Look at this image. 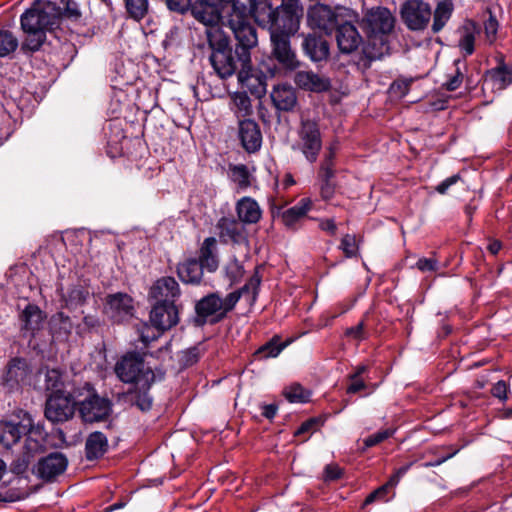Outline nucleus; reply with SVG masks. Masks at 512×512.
Here are the masks:
<instances>
[{"instance_id":"obj_1","label":"nucleus","mask_w":512,"mask_h":512,"mask_svg":"<svg viewBox=\"0 0 512 512\" xmlns=\"http://www.w3.org/2000/svg\"><path fill=\"white\" fill-rule=\"evenodd\" d=\"M61 9L54 0H35L32 7L21 16V27L27 38L24 47L31 51L38 50L45 41L46 30L52 28L59 17Z\"/></svg>"},{"instance_id":"obj_2","label":"nucleus","mask_w":512,"mask_h":512,"mask_svg":"<svg viewBox=\"0 0 512 512\" xmlns=\"http://www.w3.org/2000/svg\"><path fill=\"white\" fill-rule=\"evenodd\" d=\"M252 0H235L230 11H224L228 26L237 41L235 54L238 60L247 64L251 61L250 50L257 45L258 38L255 27L250 23L249 12L251 11Z\"/></svg>"},{"instance_id":"obj_3","label":"nucleus","mask_w":512,"mask_h":512,"mask_svg":"<svg viewBox=\"0 0 512 512\" xmlns=\"http://www.w3.org/2000/svg\"><path fill=\"white\" fill-rule=\"evenodd\" d=\"M208 43L212 49L210 62L215 72L221 78L232 76L241 62L233 55L229 48V40L220 28H212L208 31Z\"/></svg>"},{"instance_id":"obj_4","label":"nucleus","mask_w":512,"mask_h":512,"mask_svg":"<svg viewBox=\"0 0 512 512\" xmlns=\"http://www.w3.org/2000/svg\"><path fill=\"white\" fill-rule=\"evenodd\" d=\"M114 371L120 381L135 383L140 388H150L156 381V374L145 364L143 357L136 353H127L117 361Z\"/></svg>"},{"instance_id":"obj_5","label":"nucleus","mask_w":512,"mask_h":512,"mask_svg":"<svg viewBox=\"0 0 512 512\" xmlns=\"http://www.w3.org/2000/svg\"><path fill=\"white\" fill-rule=\"evenodd\" d=\"M363 29L367 33L369 45L380 44L379 52H368L370 58H378L383 53L386 46V35L391 32L394 27V17L391 12L384 7L373 8L367 12L362 20Z\"/></svg>"},{"instance_id":"obj_6","label":"nucleus","mask_w":512,"mask_h":512,"mask_svg":"<svg viewBox=\"0 0 512 512\" xmlns=\"http://www.w3.org/2000/svg\"><path fill=\"white\" fill-rule=\"evenodd\" d=\"M322 148V137L316 121L302 119L297 130V140L292 145L309 163H314Z\"/></svg>"},{"instance_id":"obj_7","label":"nucleus","mask_w":512,"mask_h":512,"mask_svg":"<svg viewBox=\"0 0 512 512\" xmlns=\"http://www.w3.org/2000/svg\"><path fill=\"white\" fill-rule=\"evenodd\" d=\"M353 16V10L346 7H336L317 3L311 6L307 12V22L311 28H318L326 34H331L343 17L347 19Z\"/></svg>"},{"instance_id":"obj_8","label":"nucleus","mask_w":512,"mask_h":512,"mask_svg":"<svg viewBox=\"0 0 512 512\" xmlns=\"http://www.w3.org/2000/svg\"><path fill=\"white\" fill-rule=\"evenodd\" d=\"M34 425L29 413L19 410L10 419L0 421V443L10 448L16 444L23 435L31 437Z\"/></svg>"},{"instance_id":"obj_9","label":"nucleus","mask_w":512,"mask_h":512,"mask_svg":"<svg viewBox=\"0 0 512 512\" xmlns=\"http://www.w3.org/2000/svg\"><path fill=\"white\" fill-rule=\"evenodd\" d=\"M83 389L87 395L84 399L77 401L83 421L93 423L107 418L112 410L109 399L100 397L89 383H85Z\"/></svg>"},{"instance_id":"obj_10","label":"nucleus","mask_w":512,"mask_h":512,"mask_svg":"<svg viewBox=\"0 0 512 512\" xmlns=\"http://www.w3.org/2000/svg\"><path fill=\"white\" fill-rule=\"evenodd\" d=\"M302 15L303 7L300 0H282L281 5L277 7V14L271 32L286 35L295 34L299 29Z\"/></svg>"},{"instance_id":"obj_11","label":"nucleus","mask_w":512,"mask_h":512,"mask_svg":"<svg viewBox=\"0 0 512 512\" xmlns=\"http://www.w3.org/2000/svg\"><path fill=\"white\" fill-rule=\"evenodd\" d=\"M150 321L157 329V335L152 336L142 333L141 339L144 343L156 339L163 331L175 326L178 321V310L173 302H157L150 312Z\"/></svg>"},{"instance_id":"obj_12","label":"nucleus","mask_w":512,"mask_h":512,"mask_svg":"<svg viewBox=\"0 0 512 512\" xmlns=\"http://www.w3.org/2000/svg\"><path fill=\"white\" fill-rule=\"evenodd\" d=\"M76 396L66 393L51 394L46 401L45 416L51 422H64L74 414Z\"/></svg>"},{"instance_id":"obj_13","label":"nucleus","mask_w":512,"mask_h":512,"mask_svg":"<svg viewBox=\"0 0 512 512\" xmlns=\"http://www.w3.org/2000/svg\"><path fill=\"white\" fill-rule=\"evenodd\" d=\"M432 15L431 7L422 0H407L401 8V16L410 30L420 31L427 27Z\"/></svg>"},{"instance_id":"obj_14","label":"nucleus","mask_w":512,"mask_h":512,"mask_svg":"<svg viewBox=\"0 0 512 512\" xmlns=\"http://www.w3.org/2000/svg\"><path fill=\"white\" fill-rule=\"evenodd\" d=\"M357 21V14L353 11V16L349 19L343 17L337 24L336 41L342 53H352L362 43V37L359 34L354 22Z\"/></svg>"},{"instance_id":"obj_15","label":"nucleus","mask_w":512,"mask_h":512,"mask_svg":"<svg viewBox=\"0 0 512 512\" xmlns=\"http://www.w3.org/2000/svg\"><path fill=\"white\" fill-rule=\"evenodd\" d=\"M191 13L195 19L205 25V34L208 37V31L212 28H219L218 23L220 20H223V23L226 21L225 13L218 10L217 6L210 2L209 0H197L194 3L190 1Z\"/></svg>"},{"instance_id":"obj_16","label":"nucleus","mask_w":512,"mask_h":512,"mask_svg":"<svg viewBox=\"0 0 512 512\" xmlns=\"http://www.w3.org/2000/svg\"><path fill=\"white\" fill-rule=\"evenodd\" d=\"M290 37L291 35L270 32L273 56L283 68L294 70L298 67L299 62L290 47Z\"/></svg>"},{"instance_id":"obj_17","label":"nucleus","mask_w":512,"mask_h":512,"mask_svg":"<svg viewBox=\"0 0 512 512\" xmlns=\"http://www.w3.org/2000/svg\"><path fill=\"white\" fill-rule=\"evenodd\" d=\"M238 81L243 89L257 98H261L266 93L265 76L252 69L251 61L247 62V64L241 63Z\"/></svg>"},{"instance_id":"obj_18","label":"nucleus","mask_w":512,"mask_h":512,"mask_svg":"<svg viewBox=\"0 0 512 512\" xmlns=\"http://www.w3.org/2000/svg\"><path fill=\"white\" fill-rule=\"evenodd\" d=\"M68 465L66 456L60 452H53L40 459L35 468L38 477L49 481L62 474Z\"/></svg>"},{"instance_id":"obj_19","label":"nucleus","mask_w":512,"mask_h":512,"mask_svg":"<svg viewBox=\"0 0 512 512\" xmlns=\"http://www.w3.org/2000/svg\"><path fill=\"white\" fill-rule=\"evenodd\" d=\"M260 282L259 276L254 275L242 288L229 293L224 299H222L221 308L223 315L231 311L242 297L250 302H254L258 294Z\"/></svg>"},{"instance_id":"obj_20","label":"nucleus","mask_w":512,"mask_h":512,"mask_svg":"<svg viewBox=\"0 0 512 512\" xmlns=\"http://www.w3.org/2000/svg\"><path fill=\"white\" fill-rule=\"evenodd\" d=\"M219 238L224 243L243 244L247 241L244 224L232 218L222 217L217 223Z\"/></svg>"},{"instance_id":"obj_21","label":"nucleus","mask_w":512,"mask_h":512,"mask_svg":"<svg viewBox=\"0 0 512 512\" xmlns=\"http://www.w3.org/2000/svg\"><path fill=\"white\" fill-rule=\"evenodd\" d=\"M239 139L243 148L249 152H256L262 144V134L259 125L251 119L239 121Z\"/></svg>"},{"instance_id":"obj_22","label":"nucleus","mask_w":512,"mask_h":512,"mask_svg":"<svg viewBox=\"0 0 512 512\" xmlns=\"http://www.w3.org/2000/svg\"><path fill=\"white\" fill-rule=\"evenodd\" d=\"M132 302V298L125 293L110 295L107 300L106 311L114 321H124L133 314Z\"/></svg>"},{"instance_id":"obj_23","label":"nucleus","mask_w":512,"mask_h":512,"mask_svg":"<svg viewBox=\"0 0 512 512\" xmlns=\"http://www.w3.org/2000/svg\"><path fill=\"white\" fill-rule=\"evenodd\" d=\"M222 298L217 293H211L197 301L195 305V322L202 325L213 315H223Z\"/></svg>"},{"instance_id":"obj_24","label":"nucleus","mask_w":512,"mask_h":512,"mask_svg":"<svg viewBox=\"0 0 512 512\" xmlns=\"http://www.w3.org/2000/svg\"><path fill=\"white\" fill-rule=\"evenodd\" d=\"M150 295L157 302H173L180 295L179 284L173 277L158 279L150 289Z\"/></svg>"},{"instance_id":"obj_25","label":"nucleus","mask_w":512,"mask_h":512,"mask_svg":"<svg viewBox=\"0 0 512 512\" xmlns=\"http://www.w3.org/2000/svg\"><path fill=\"white\" fill-rule=\"evenodd\" d=\"M312 201L310 198L301 199L296 205L284 211L280 207H273V215L280 216L284 225L288 228H293L294 225L303 218L311 209Z\"/></svg>"},{"instance_id":"obj_26","label":"nucleus","mask_w":512,"mask_h":512,"mask_svg":"<svg viewBox=\"0 0 512 512\" xmlns=\"http://www.w3.org/2000/svg\"><path fill=\"white\" fill-rule=\"evenodd\" d=\"M30 373L31 370L26 360L14 358L8 364L4 381L12 389L20 384H24Z\"/></svg>"},{"instance_id":"obj_27","label":"nucleus","mask_w":512,"mask_h":512,"mask_svg":"<svg viewBox=\"0 0 512 512\" xmlns=\"http://www.w3.org/2000/svg\"><path fill=\"white\" fill-rule=\"evenodd\" d=\"M294 81L300 88L313 92L327 91L331 86L328 78L313 71H298Z\"/></svg>"},{"instance_id":"obj_28","label":"nucleus","mask_w":512,"mask_h":512,"mask_svg":"<svg viewBox=\"0 0 512 512\" xmlns=\"http://www.w3.org/2000/svg\"><path fill=\"white\" fill-rule=\"evenodd\" d=\"M251 6L249 20L253 17L260 26L267 27L270 33L277 14V8L274 9L269 0H262L259 3L252 0Z\"/></svg>"},{"instance_id":"obj_29","label":"nucleus","mask_w":512,"mask_h":512,"mask_svg":"<svg viewBox=\"0 0 512 512\" xmlns=\"http://www.w3.org/2000/svg\"><path fill=\"white\" fill-rule=\"evenodd\" d=\"M485 83L490 84L493 90H504L512 84V66L502 62L499 66L488 70Z\"/></svg>"},{"instance_id":"obj_30","label":"nucleus","mask_w":512,"mask_h":512,"mask_svg":"<svg viewBox=\"0 0 512 512\" xmlns=\"http://www.w3.org/2000/svg\"><path fill=\"white\" fill-rule=\"evenodd\" d=\"M236 212L242 224H255L262 215L258 203L251 197H243L236 204Z\"/></svg>"},{"instance_id":"obj_31","label":"nucleus","mask_w":512,"mask_h":512,"mask_svg":"<svg viewBox=\"0 0 512 512\" xmlns=\"http://www.w3.org/2000/svg\"><path fill=\"white\" fill-rule=\"evenodd\" d=\"M45 320L44 312L35 304H27L20 314L21 328L31 334L38 331Z\"/></svg>"},{"instance_id":"obj_32","label":"nucleus","mask_w":512,"mask_h":512,"mask_svg":"<svg viewBox=\"0 0 512 512\" xmlns=\"http://www.w3.org/2000/svg\"><path fill=\"white\" fill-rule=\"evenodd\" d=\"M480 32L479 26L473 21H466L458 30V47L464 56L474 52L475 40Z\"/></svg>"},{"instance_id":"obj_33","label":"nucleus","mask_w":512,"mask_h":512,"mask_svg":"<svg viewBox=\"0 0 512 512\" xmlns=\"http://www.w3.org/2000/svg\"><path fill=\"white\" fill-rule=\"evenodd\" d=\"M302 45L306 55L312 61L317 62L326 59L329 54L328 43L321 36L308 34L305 36Z\"/></svg>"},{"instance_id":"obj_34","label":"nucleus","mask_w":512,"mask_h":512,"mask_svg":"<svg viewBox=\"0 0 512 512\" xmlns=\"http://www.w3.org/2000/svg\"><path fill=\"white\" fill-rule=\"evenodd\" d=\"M270 97L276 109L280 111H291L297 102L294 89L288 85L275 86Z\"/></svg>"},{"instance_id":"obj_35","label":"nucleus","mask_w":512,"mask_h":512,"mask_svg":"<svg viewBox=\"0 0 512 512\" xmlns=\"http://www.w3.org/2000/svg\"><path fill=\"white\" fill-rule=\"evenodd\" d=\"M204 269L209 272L217 270L219 261L217 256V241L214 237L206 238L200 248V255L198 261Z\"/></svg>"},{"instance_id":"obj_36","label":"nucleus","mask_w":512,"mask_h":512,"mask_svg":"<svg viewBox=\"0 0 512 512\" xmlns=\"http://www.w3.org/2000/svg\"><path fill=\"white\" fill-rule=\"evenodd\" d=\"M90 294L88 287L82 284H76L62 292V301L67 309L73 310L84 305Z\"/></svg>"},{"instance_id":"obj_37","label":"nucleus","mask_w":512,"mask_h":512,"mask_svg":"<svg viewBox=\"0 0 512 512\" xmlns=\"http://www.w3.org/2000/svg\"><path fill=\"white\" fill-rule=\"evenodd\" d=\"M203 266L196 259H188L179 264L177 273L184 283L198 284L203 276Z\"/></svg>"},{"instance_id":"obj_38","label":"nucleus","mask_w":512,"mask_h":512,"mask_svg":"<svg viewBox=\"0 0 512 512\" xmlns=\"http://www.w3.org/2000/svg\"><path fill=\"white\" fill-rule=\"evenodd\" d=\"M108 448L107 437L99 431L91 433L85 444L86 457L95 460L102 457Z\"/></svg>"},{"instance_id":"obj_39","label":"nucleus","mask_w":512,"mask_h":512,"mask_svg":"<svg viewBox=\"0 0 512 512\" xmlns=\"http://www.w3.org/2000/svg\"><path fill=\"white\" fill-rule=\"evenodd\" d=\"M50 329L54 337L67 339L72 332L73 323L69 316L63 312H58L50 319Z\"/></svg>"},{"instance_id":"obj_40","label":"nucleus","mask_w":512,"mask_h":512,"mask_svg":"<svg viewBox=\"0 0 512 512\" xmlns=\"http://www.w3.org/2000/svg\"><path fill=\"white\" fill-rule=\"evenodd\" d=\"M454 5L452 0H441L434 11L432 30L434 33L441 31L451 18Z\"/></svg>"},{"instance_id":"obj_41","label":"nucleus","mask_w":512,"mask_h":512,"mask_svg":"<svg viewBox=\"0 0 512 512\" xmlns=\"http://www.w3.org/2000/svg\"><path fill=\"white\" fill-rule=\"evenodd\" d=\"M41 447L42 444L39 441L32 439L30 436L27 437L25 441L26 452H24L22 459H18L12 463L11 470L16 474L25 472L30 463L32 454L38 451Z\"/></svg>"},{"instance_id":"obj_42","label":"nucleus","mask_w":512,"mask_h":512,"mask_svg":"<svg viewBox=\"0 0 512 512\" xmlns=\"http://www.w3.org/2000/svg\"><path fill=\"white\" fill-rule=\"evenodd\" d=\"M127 16L134 21L143 20L149 12L148 0H123Z\"/></svg>"},{"instance_id":"obj_43","label":"nucleus","mask_w":512,"mask_h":512,"mask_svg":"<svg viewBox=\"0 0 512 512\" xmlns=\"http://www.w3.org/2000/svg\"><path fill=\"white\" fill-rule=\"evenodd\" d=\"M45 387L51 394L66 393L63 373L58 369H47L45 372Z\"/></svg>"},{"instance_id":"obj_44","label":"nucleus","mask_w":512,"mask_h":512,"mask_svg":"<svg viewBox=\"0 0 512 512\" xmlns=\"http://www.w3.org/2000/svg\"><path fill=\"white\" fill-rule=\"evenodd\" d=\"M286 347V343L280 342V338L275 336L267 343L259 347L255 356L259 359H268L277 357L283 349Z\"/></svg>"},{"instance_id":"obj_45","label":"nucleus","mask_w":512,"mask_h":512,"mask_svg":"<svg viewBox=\"0 0 512 512\" xmlns=\"http://www.w3.org/2000/svg\"><path fill=\"white\" fill-rule=\"evenodd\" d=\"M283 395L290 403H306L310 399L311 392L300 384L294 383L283 390Z\"/></svg>"},{"instance_id":"obj_46","label":"nucleus","mask_w":512,"mask_h":512,"mask_svg":"<svg viewBox=\"0 0 512 512\" xmlns=\"http://www.w3.org/2000/svg\"><path fill=\"white\" fill-rule=\"evenodd\" d=\"M18 47L17 38L9 31H0V57L8 56Z\"/></svg>"},{"instance_id":"obj_47","label":"nucleus","mask_w":512,"mask_h":512,"mask_svg":"<svg viewBox=\"0 0 512 512\" xmlns=\"http://www.w3.org/2000/svg\"><path fill=\"white\" fill-rule=\"evenodd\" d=\"M233 105L237 109V117L247 116L251 113V101L246 92H236L232 96Z\"/></svg>"},{"instance_id":"obj_48","label":"nucleus","mask_w":512,"mask_h":512,"mask_svg":"<svg viewBox=\"0 0 512 512\" xmlns=\"http://www.w3.org/2000/svg\"><path fill=\"white\" fill-rule=\"evenodd\" d=\"M231 180L239 187H247L250 184L249 172L245 165H233L229 168Z\"/></svg>"},{"instance_id":"obj_49","label":"nucleus","mask_w":512,"mask_h":512,"mask_svg":"<svg viewBox=\"0 0 512 512\" xmlns=\"http://www.w3.org/2000/svg\"><path fill=\"white\" fill-rule=\"evenodd\" d=\"M203 354V349L200 346H193L180 352L179 362L184 366H192L195 364Z\"/></svg>"},{"instance_id":"obj_50","label":"nucleus","mask_w":512,"mask_h":512,"mask_svg":"<svg viewBox=\"0 0 512 512\" xmlns=\"http://www.w3.org/2000/svg\"><path fill=\"white\" fill-rule=\"evenodd\" d=\"M454 64L456 66L455 72L452 75H450L448 77V80L443 84V86L448 91H454L458 89L461 86L464 78L463 72L461 70V65L465 66V64L460 59L455 60Z\"/></svg>"},{"instance_id":"obj_51","label":"nucleus","mask_w":512,"mask_h":512,"mask_svg":"<svg viewBox=\"0 0 512 512\" xmlns=\"http://www.w3.org/2000/svg\"><path fill=\"white\" fill-rule=\"evenodd\" d=\"M60 3H57V7L61 9V15H65L69 18L77 19L80 17V9L77 2L74 0H59Z\"/></svg>"},{"instance_id":"obj_52","label":"nucleus","mask_w":512,"mask_h":512,"mask_svg":"<svg viewBox=\"0 0 512 512\" xmlns=\"http://www.w3.org/2000/svg\"><path fill=\"white\" fill-rule=\"evenodd\" d=\"M393 434H394V430H392V429H384L382 431H379V432H377V433L367 437L363 441L364 447L362 448V451H365L366 449H368L370 447H373V446L383 442L384 440H386L389 437H391Z\"/></svg>"},{"instance_id":"obj_53","label":"nucleus","mask_w":512,"mask_h":512,"mask_svg":"<svg viewBox=\"0 0 512 512\" xmlns=\"http://www.w3.org/2000/svg\"><path fill=\"white\" fill-rule=\"evenodd\" d=\"M142 391L134 393L132 395L133 403L141 410L147 411L152 406V398L148 394L149 388H141Z\"/></svg>"},{"instance_id":"obj_54","label":"nucleus","mask_w":512,"mask_h":512,"mask_svg":"<svg viewBox=\"0 0 512 512\" xmlns=\"http://www.w3.org/2000/svg\"><path fill=\"white\" fill-rule=\"evenodd\" d=\"M244 268L237 259L231 260L226 266V275L232 283L239 281L243 276Z\"/></svg>"},{"instance_id":"obj_55","label":"nucleus","mask_w":512,"mask_h":512,"mask_svg":"<svg viewBox=\"0 0 512 512\" xmlns=\"http://www.w3.org/2000/svg\"><path fill=\"white\" fill-rule=\"evenodd\" d=\"M340 249L344 252L347 258L355 256L357 252L355 236L346 234L341 240Z\"/></svg>"},{"instance_id":"obj_56","label":"nucleus","mask_w":512,"mask_h":512,"mask_svg":"<svg viewBox=\"0 0 512 512\" xmlns=\"http://www.w3.org/2000/svg\"><path fill=\"white\" fill-rule=\"evenodd\" d=\"M509 385L504 380H499L493 384L491 388V394L501 402H505L508 399Z\"/></svg>"},{"instance_id":"obj_57","label":"nucleus","mask_w":512,"mask_h":512,"mask_svg":"<svg viewBox=\"0 0 512 512\" xmlns=\"http://www.w3.org/2000/svg\"><path fill=\"white\" fill-rule=\"evenodd\" d=\"M484 29L488 41L492 43L495 40L498 31V22L495 17L490 15L488 20L484 23Z\"/></svg>"},{"instance_id":"obj_58","label":"nucleus","mask_w":512,"mask_h":512,"mask_svg":"<svg viewBox=\"0 0 512 512\" xmlns=\"http://www.w3.org/2000/svg\"><path fill=\"white\" fill-rule=\"evenodd\" d=\"M343 474V470L335 464H329L324 469V480L325 481H335L341 478Z\"/></svg>"},{"instance_id":"obj_59","label":"nucleus","mask_w":512,"mask_h":512,"mask_svg":"<svg viewBox=\"0 0 512 512\" xmlns=\"http://www.w3.org/2000/svg\"><path fill=\"white\" fill-rule=\"evenodd\" d=\"M416 267L422 272L436 271L438 269V262L432 258H420Z\"/></svg>"},{"instance_id":"obj_60","label":"nucleus","mask_w":512,"mask_h":512,"mask_svg":"<svg viewBox=\"0 0 512 512\" xmlns=\"http://www.w3.org/2000/svg\"><path fill=\"white\" fill-rule=\"evenodd\" d=\"M190 0H167V7L171 11L184 13L188 10Z\"/></svg>"},{"instance_id":"obj_61","label":"nucleus","mask_w":512,"mask_h":512,"mask_svg":"<svg viewBox=\"0 0 512 512\" xmlns=\"http://www.w3.org/2000/svg\"><path fill=\"white\" fill-rule=\"evenodd\" d=\"M458 180L459 175H452L439 183L436 187V191L440 194H445L452 185L458 182Z\"/></svg>"},{"instance_id":"obj_62","label":"nucleus","mask_w":512,"mask_h":512,"mask_svg":"<svg viewBox=\"0 0 512 512\" xmlns=\"http://www.w3.org/2000/svg\"><path fill=\"white\" fill-rule=\"evenodd\" d=\"M334 176V171L332 165H330V160H324L321 165V178L323 181H330V179Z\"/></svg>"},{"instance_id":"obj_63","label":"nucleus","mask_w":512,"mask_h":512,"mask_svg":"<svg viewBox=\"0 0 512 512\" xmlns=\"http://www.w3.org/2000/svg\"><path fill=\"white\" fill-rule=\"evenodd\" d=\"M351 384L347 387V393L354 394L366 388V384L360 378L350 379Z\"/></svg>"},{"instance_id":"obj_64","label":"nucleus","mask_w":512,"mask_h":512,"mask_svg":"<svg viewBox=\"0 0 512 512\" xmlns=\"http://www.w3.org/2000/svg\"><path fill=\"white\" fill-rule=\"evenodd\" d=\"M317 421L315 419H310L301 424V426L297 429L296 434H305L311 432L316 429Z\"/></svg>"}]
</instances>
